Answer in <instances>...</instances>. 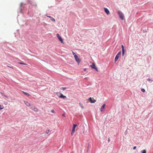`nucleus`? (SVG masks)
Here are the masks:
<instances>
[{
  "label": "nucleus",
  "mask_w": 153,
  "mask_h": 153,
  "mask_svg": "<svg viewBox=\"0 0 153 153\" xmlns=\"http://www.w3.org/2000/svg\"><path fill=\"white\" fill-rule=\"evenodd\" d=\"M79 105L82 108H84L83 106V105L81 103H79Z\"/></svg>",
  "instance_id": "18"
},
{
  "label": "nucleus",
  "mask_w": 153,
  "mask_h": 153,
  "mask_svg": "<svg viewBox=\"0 0 153 153\" xmlns=\"http://www.w3.org/2000/svg\"><path fill=\"white\" fill-rule=\"evenodd\" d=\"M89 100H90V102L91 103H94L95 102H96V100H94V99H92L91 98V97H90L89 98Z\"/></svg>",
  "instance_id": "8"
},
{
  "label": "nucleus",
  "mask_w": 153,
  "mask_h": 153,
  "mask_svg": "<svg viewBox=\"0 0 153 153\" xmlns=\"http://www.w3.org/2000/svg\"><path fill=\"white\" fill-rule=\"evenodd\" d=\"M59 98H62L63 99H65L66 97L65 96H64L62 94H61L60 96L59 97Z\"/></svg>",
  "instance_id": "11"
},
{
  "label": "nucleus",
  "mask_w": 153,
  "mask_h": 153,
  "mask_svg": "<svg viewBox=\"0 0 153 153\" xmlns=\"http://www.w3.org/2000/svg\"><path fill=\"white\" fill-rule=\"evenodd\" d=\"M75 60L79 64L81 62V59L77 56H75L74 57Z\"/></svg>",
  "instance_id": "3"
},
{
  "label": "nucleus",
  "mask_w": 153,
  "mask_h": 153,
  "mask_svg": "<svg viewBox=\"0 0 153 153\" xmlns=\"http://www.w3.org/2000/svg\"><path fill=\"white\" fill-rule=\"evenodd\" d=\"M4 108V107L2 105H0V110L3 109Z\"/></svg>",
  "instance_id": "17"
},
{
  "label": "nucleus",
  "mask_w": 153,
  "mask_h": 153,
  "mask_svg": "<svg viewBox=\"0 0 153 153\" xmlns=\"http://www.w3.org/2000/svg\"><path fill=\"white\" fill-rule=\"evenodd\" d=\"M23 93L26 95H27V96H30V94L26 92H24V91L23 92Z\"/></svg>",
  "instance_id": "16"
},
{
  "label": "nucleus",
  "mask_w": 153,
  "mask_h": 153,
  "mask_svg": "<svg viewBox=\"0 0 153 153\" xmlns=\"http://www.w3.org/2000/svg\"><path fill=\"white\" fill-rule=\"evenodd\" d=\"M84 71H86V69H84Z\"/></svg>",
  "instance_id": "33"
},
{
  "label": "nucleus",
  "mask_w": 153,
  "mask_h": 153,
  "mask_svg": "<svg viewBox=\"0 0 153 153\" xmlns=\"http://www.w3.org/2000/svg\"><path fill=\"white\" fill-rule=\"evenodd\" d=\"M4 104L5 105H6L7 104V102H4Z\"/></svg>",
  "instance_id": "28"
},
{
  "label": "nucleus",
  "mask_w": 153,
  "mask_h": 153,
  "mask_svg": "<svg viewBox=\"0 0 153 153\" xmlns=\"http://www.w3.org/2000/svg\"><path fill=\"white\" fill-rule=\"evenodd\" d=\"M141 91L143 92H144L145 91V89L143 88H142L141 89Z\"/></svg>",
  "instance_id": "23"
},
{
  "label": "nucleus",
  "mask_w": 153,
  "mask_h": 153,
  "mask_svg": "<svg viewBox=\"0 0 153 153\" xmlns=\"http://www.w3.org/2000/svg\"><path fill=\"white\" fill-rule=\"evenodd\" d=\"M121 48H122V55L123 56L124 54L125 50L124 47L123 45H121Z\"/></svg>",
  "instance_id": "9"
},
{
  "label": "nucleus",
  "mask_w": 153,
  "mask_h": 153,
  "mask_svg": "<svg viewBox=\"0 0 153 153\" xmlns=\"http://www.w3.org/2000/svg\"><path fill=\"white\" fill-rule=\"evenodd\" d=\"M117 13L120 19L122 20H123L124 19V16L122 13L121 12L119 11H118Z\"/></svg>",
  "instance_id": "1"
},
{
  "label": "nucleus",
  "mask_w": 153,
  "mask_h": 153,
  "mask_svg": "<svg viewBox=\"0 0 153 153\" xmlns=\"http://www.w3.org/2000/svg\"><path fill=\"white\" fill-rule=\"evenodd\" d=\"M47 17H49V18H50V17H51V16H47Z\"/></svg>",
  "instance_id": "30"
},
{
  "label": "nucleus",
  "mask_w": 153,
  "mask_h": 153,
  "mask_svg": "<svg viewBox=\"0 0 153 153\" xmlns=\"http://www.w3.org/2000/svg\"><path fill=\"white\" fill-rule=\"evenodd\" d=\"M56 36L59 39V41H60L61 43H63V41L62 38H61V37L59 36V34L57 33L56 34Z\"/></svg>",
  "instance_id": "4"
},
{
  "label": "nucleus",
  "mask_w": 153,
  "mask_h": 153,
  "mask_svg": "<svg viewBox=\"0 0 153 153\" xmlns=\"http://www.w3.org/2000/svg\"><path fill=\"white\" fill-rule=\"evenodd\" d=\"M30 108L34 111L37 112L38 111V109L35 106L33 105H31Z\"/></svg>",
  "instance_id": "5"
},
{
  "label": "nucleus",
  "mask_w": 153,
  "mask_h": 153,
  "mask_svg": "<svg viewBox=\"0 0 153 153\" xmlns=\"http://www.w3.org/2000/svg\"><path fill=\"white\" fill-rule=\"evenodd\" d=\"M136 146H134V147H133V149L134 150H135V149H136Z\"/></svg>",
  "instance_id": "27"
},
{
  "label": "nucleus",
  "mask_w": 153,
  "mask_h": 153,
  "mask_svg": "<svg viewBox=\"0 0 153 153\" xmlns=\"http://www.w3.org/2000/svg\"><path fill=\"white\" fill-rule=\"evenodd\" d=\"M105 104H103L102 106H101V108H100V111L101 112L102 111V110L103 109H105Z\"/></svg>",
  "instance_id": "12"
},
{
  "label": "nucleus",
  "mask_w": 153,
  "mask_h": 153,
  "mask_svg": "<svg viewBox=\"0 0 153 153\" xmlns=\"http://www.w3.org/2000/svg\"><path fill=\"white\" fill-rule=\"evenodd\" d=\"M77 125L76 124H73V128L72 130V132H71V135L73 136L74 134L75 131V128Z\"/></svg>",
  "instance_id": "2"
},
{
  "label": "nucleus",
  "mask_w": 153,
  "mask_h": 153,
  "mask_svg": "<svg viewBox=\"0 0 153 153\" xmlns=\"http://www.w3.org/2000/svg\"><path fill=\"white\" fill-rule=\"evenodd\" d=\"M62 115L64 117H65V114H62Z\"/></svg>",
  "instance_id": "26"
},
{
  "label": "nucleus",
  "mask_w": 153,
  "mask_h": 153,
  "mask_svg": "<svg viewBox=\"0 0 153 153\" xmlns=\"http://www.w3.org/2000/svg\"><path fill=\"white\" fill-rule=\"evenodd\" d=\"M25 104L27 106H30V103L28 102V101H24Z\"/></svg>",
  "instance_id": "10"
},
{
  "label": "nucleus",
  "mask_w": 153,
  "mask_h": 153,
  "mask_svg": "<svg viewBox=\"0 0 153 153\" xmlns=\"http://www.w3.org/2000/svg\"><path fill=\"white\" fill-rule=\"evenodd\" d=\"M141 153H146V151L144 149L141 151Z\"/></svg>",
  "instance_id": "15"
},
{
  "label": "nucleus",
  "mask_w": 153,
  "mask_h": 153,
  "mask_svg": "<svg viewBox=\"0 0 153 153\" xmlns=\"http://www.w3.org/2000/svg\"><path fill=\"white\" fill-rule=\"evenodd\" d=\"M119 56L117 55L116 56L115 58V62H116L119 58Z\"/></svg>",
  "instance_id": "13"
},
{
  "label": "nucleus",
  "mask_w": 153,
  "mask_h": 153,
  "mask_svg": "<svg viewBox=\"0 0 153 153\" xmlns=\"http://www.w3.org/2000/svg\"><path fill=\"white\" fill-rule=\"evenodd\" d=\"M148 80H149V81H150V79H147Z\"/></svg>",
  "instance_id": "31"
},
{
  "label": "nucleus",
  "mask_w": 153,
  "mask_h": 153,
  "mask_svg": "<svg viewBox=\"0 0 153 153\" xmlns=\"http://www.w3.org/2000/svg\"><path fill=\"white\" fill-rule=\"evenodd\" d=\"M51 20L53 22H55V19L53 18L52 17H50Z\"/></svg>",
  "instance_id": "14"
},
{
  "label": "nucleus",
  "mask_w": 153,
  "mask_h": 153,
  "mask_svg": "<svg viewBox=\"0 0 153 153\" xmlns=\"http://www.w3.org/2000/svg\"><path fill=\"white\" fill-rule=\"evenodd\" d=\"M66 89V88L65 87H62L61 88H60V89L61 90H62L63 91H64Z\"/></svg>",
  "instance_id": "19"
},
{
  "label": "nucleus",
  "mask_w": 153,
  "mask_h": 153,
  "mask_svg": "<svg viewBox=\"0 0 153 153\" xmlns=\"http://www.w3.org/2000/svg\"><path fill=\"white\" fill-rule=\"evenodd\" d=\"M72 53L73 55H74V57H75V56H77V55H76V53L74 52L73 51H72Z\"/></svg>",
  "instance_id": "21"
},
{
  "label": "nucleus",
  "mask_w": 153,
  "mask_h": 153,
  "mask_svg": "<svg viewBox=\"0 0 153 153\" xmlns=\"http://www.w3.org/2000/svg\"><path fill=\"white\" fill-rule=\"evenodd\" d=\"M121 52L120 51L117 54V55L120 56V55H121Z\"/></svg>",
  "instance_id": "20"
},
{
  "label": "nucleus",
  "mask_w": 153,
  "mask_h": 153,
  "mask_svg": "<svg viewBox=\"0 0 153 153\" xmlns=\"http://www.w3.org/2000/svg\"><path fill=\"white\" fill-rule=\"evenodd\" d=\"M91 67L95 69L96 71H98V69L96 67L94 63H92V64L91 65Z\"/></svg>",
  "instance_id": "6"
},
{
  "label": "nucleus",
  "mask_w": 153,
  "mask_h": 153,
  "mask_svg": "<svg viewBox=\"0 0 153 153\" xmlns=\"http://www.w3.org/2000/svg\"><path fill=\"white\" fill-rule=\"evenodd\" d=\"M50 131V130H48L46 132V133L47 134H48Z\"/></svg>",
  "instance_id": "25"
},
{
  "label": "nucleus",
  "mask_w": 153,
  "mask_h": 153,
  "mask_svg": "<svg viewBox=\"0 0 153 153\" xmlns=\"http://www.w3.org/2000/svg\"><path fill=\"white\" fill-rule=\"evenodd\" d=\"M4 96L5 97H6L7 99H8L9 98H8V97L7 96H5V95H4Z\"/></svg>",
  "instance_id": "29"
},
{
  "label": "nucleus",
  "mask_w": 153,
  "mask_h": 153,
  "mask_svg": "<svg viewBox=\"0 0 153 153\" xmlns=\"http://www.w3.org/2000/svg\"><path fill=\"white\" fill-rule=\"evenodd\" d=\"M19 64H22V65H27V64H26V63H24L19 62Z\"/></svg>",
  "instance_id": "22"
},
{
  "label": "nucleus",
  "mask_w": 153,
  "mask_h": 153,
  "mask_svg": "<svg viewBox=\"0 0 153 153\" xmlns=\"http://www.w3.org/2000/svg\"><path fill=\"white\" fill-rule=\"evenodd\" d=\"M110 141V140L109 138L108 139V141Z\"/></svg>",
  "instance_id": "32"
},
{
  "label": "nucleus",
  "mask_w": 153,
  "mask_h": 153,
  "mask_svg": "<svg viewBox=\"0 0 153 153\" xmlns=\"http://www.w3.org/2000/svg\"><path fill=\"white\" fill-rule=\"evenodd\" d=\"M51 112L53 113H55V112L54 111V110L53 109L51 110Z\"/></svg>",
  "instance_id": "24"
},
{
  "label": "nucleus",
  "mask_w": 153,
  "mask_h": 153,
  "mask_svg": "<svg viewBox=\"0 0 153 153\" xmlns=\"http://www.w3.org/2000/svg\"><path fill=\"white\" fill-rule=\"evenodd\" d=\"M104 11L106 13L107 15H108L110 13V12L108 9L106 8H104Z\"/></svg>",
  "instance_id": "7"
}]
</instances>
